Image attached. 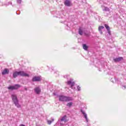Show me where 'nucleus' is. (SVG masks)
Wrapping results in <instances>:
<instances>
[{"label": "nucleus", "mask_w": 126, "mask_h": 126, "mask_svg": "<svg viewBox=\"0 0 126 126\" xmlns=\"http://www.w3.org/2000/svg\"><path fill=\"white\" fill-rule=\"evenodd\" d=\"M23 76V77H29V74L24 72V71H16L13 73L14 78H16L17 76Z\"/></svg>", "instance_id": "1"}, {"label": "nucleus", "mask_w": 126, "mask_h": 126, "mask_svg": "<svg viewBox=\"0 0 126 126\" xmlns=\"http://www.w3.org/2000/svg\"><path fill=\"white\" fill-rule=\"evenodd\" d=\"M59 101H61V102H69L70 101H73V98L69 96L59 95Z\"/></svg>", "instance_id": "2"}, {"label": "nucleus", "mask_w": 126, "mask_h": 126, "mask_svg": "<svg viewBox=\"0 0 126 126\" xmlns=\"http://www.w3.org/2000/svg\"><path fill=\"white\" fill-rule=\"evenodd\" d=\"M11 97L16 107L18 108H21V105L19 104V101H18V99H17V96H16V94H12Z\"/></svg>", "instance_id": "3"}, {"label": "nucleus", "mask_w": 126, "mask_h": 126, "mask_svg": "<svg viewBox=\"0 0 126 126\" xmlns=\"http://www.w3.org/2000/svg\"><path fill=\"white\" fill-rule=\"evenodd\" d=\"M67 85L71 88L74 91H75L76 90V85H75V83L74 82L73 79H70L69 80L67 81Z\"/></svg>", "instance_id": "4"}, {"label": "nucleus", "mask_w": 126, "mask_h": 126, "mask_svg": "<svg viewBox=\"0 0 126 126\" xmlns=\"http://www.w3.org/2000/svg\"><path fill=\"white\" fill-rule=\"evenodd\" d=\"M20 87V86L19 85H15L14 86H11L8 87V89L9 90H14L16 89H18Z\"/></svg>", "instance_id": "5"}, {"label": "nucleus", "mask_w": 126, "mask_h": 126, "mask_svg": "<svg viewBox=\"0 0 126 126\" xmlns=\"http://www.w3.org/2000/svg\"><path fill=\"white\" fill-rule=\"evenodd\" d=\"M81 112L82 113V114H83V115H84V117L87 122V123H88V117H87V114H86V113H85V111L81 110Z\"/></svg>", "instance_id": "6"}, {"label": "nucleus", "mask_w": 126, "mask_h": 126, "mask_svg": "<svg viewBox=\"0 0 126 126\" xmlns=\"http://www.w3.org/2000/svg\"><path fill=\"white\" fill-rule=\"evenodd\" d=\"M2 75H5V74H8L9 73V70L7 68H5L1 72Z\"/></svg>", "instance_id": "7"}, {"label": "nucleus", "mask_w": 126, "mask_h": 126, "mask_svg": "<svg viewBox=\"0 0 126 126\" xmlns=\"http://www.w3.org/2000/svg\"><path fill=\"white\" fill-rule=\"evenodd\" d=\"M64 4L66 6H70L71 5V1L69 0H66L64 1Z\"/></svg>", "instance_id": "8"}, {"label": "nucleus", "mask_w": 126, "mask_h": 126, "mask_svg": "<svg viewBox=\"0 0 126 126\" xmlns=\"http://www.w3.org/2000/svg\"><path fill=\"white\" fill-rule=\"evenodd\" d=\"M32 81L33 82L41 81V78L40 77H34L32 79Z\"/></svg>", "instance_id": "9"}, {"label": "nucleus", "mask_w": 126, "mask_h": 126, "mask_svg": "<svg viewBox=\"0 0 126 126\" xmlns=\"http://www.w3.org/2000/svg\"><path fill=\"white\" fill-rule=\"evenodd\" d=\"M34 92L36 94H39L41 93V89L39 87H36L34 89Z\"/></svg>", "instance_id": "10"}, {"label": "nucleus", "mask_w": 126, "mask_h": 126, "mask_svg": "<svg viewBox=\"0 0 126 126\" xmlns=\"http://www.w3.org/2000/svg\"><path fill=\"white\" fill-rule=\"evenodd\" d=\"M101 2H103L104 4H108V5H110V0H102Z\"/></svg>", "instance_id": "11"}, {"label": "nucleus", "mask_w": 126, "mask_h": 126, "mask_svg": "<svg viewBox=\"0 0 126 126\" xmlns=\"http://www.w3.org/2000/svg\"><path fill=\"white\" fill-rule=\"evenodd\" d=\"M122 60H123V57H119V58L114 59V61L115 63H118V62H121V61H122Z\"/></svg>", "instance_id": "12"}, {"label": "nucleus", "mask_w": 126, "mask_h": 126, "mask_svg": "<svg viewBox=\"0 0 126 126\" xmlns=\"http://www.w3.org/2000/svg\"><path fill=\"white\" fill-rule=\"evenodd\" d=\"M84 33V30L82 28H80L79 29V34L80 35H83Z\"/></svg>", "instance_id": "13"}, {"label": "nucleus", "mask_w": 126, "mask_h": 126, "mask_svg": "<svg viewBox=\"0 0 126 126\" xmlns=\"http://www.w3.org/2000/svg\"><path fill=\"white\" fill-rule=\"evenodd\" d=\"M61 121L62 122H64V123H66L67 121L66 120V116H64L62 117V118L61 119Z\"/></svg>", "instance_id": "14"}, {"label": "nucleus", "mask_w": 126, "mask_h": 126, "mask_svg": "<svg viewBox=\"0 0 126 126\" xmlns=\"http://www.w3.org/2000/svg\"><path fill=\"white\" fill-rule=\"evenodd\" d=\"M73 105V102H68L66 104V106L68 107V108H71V107H72Z\"/></svg>", "instance_id": "15"}, {"label": "nucleus", "mask_w": 126, "mask_h": 126, "mask_svg": "<svg viewBox=\"0 0 126 126\" xmlns=\"http://www.w3.org/2000/svg\"><path fill=\"white\" fill-rule=\"evenodd\" d=\"M103 29H104V26H99L98 27V31H99L100 34H103V32H102Z\"/></svg>", "instance_id": "16"}, {"label": "nucleus", "mask_w": 126, "mask_h": 126, "mask_svg": "<svg viewBox=\"0 0 126 126\" xmlns=\"http://www.w3.org/2000/svg\"><path fill=\"white\" fill-rule=\"evenodd\" d=\"M102 8L104 11H109L110 10V9L108 8L107 7H105L104 6H102Z\"/></svg>", "instance_id": "17"}, {"label": "nucleus", "mask_w": 126, "mask_h": 126, "mask_svg": "<svg viewBox=\"0 0 126 126\" xmlns=\"http://www.w3.org/2000/svg\"><path fill=\"white\" fill-rule=\"evenodd\" d=\"M83 48L84 50L87 51V49H88V46H87L86 44H83Z\"/></svg>", "instance_id": "18"}, {"label": "nucleus", "mask_w": 126, "mask_h": 126, "mask_svg": "<svg viewBox=\"0 0 126 126\" xmlns=\"http://www.w3.org/2000/svg\"><path fill=\"white\" fill-rule=\"evenodd\" d=\"M105 27L107 29V30L108 31V33H110V27H109L107 25H105Z\"/></svg>", "instance_id": "19"}, {"label": "nucleus", "mask_w": 126, "mask_h": 126, "mask_svg": "<svg viewBox=\"0 0 126 126\" xmlns=\"http://www.w3.org/2000/svg\"><path fill=\"white\" fill-rule=\"evenodd\" d=\"M54 118H52V121H51V120L47 121L48 125H51L52 124V123H53V122H54Z\"/></svg>", "instance_id": "20"}, {"label": "nucleus", "mask_w": 126, "mask_h": 126, "mask_svg": "<svg viewBox=\"0 0 126 126\" xmlns=\"http://www.w3.org/2000/svg\"><path fill=\"white\" fill-rule=\"evenodd\" d=\"M77 91H81V87H80V86H77Z\"/></svg>", "instance_id": "21"}, {"label": "nucleus", "mask_w": 126, "mask_h": 126, "mask_svg": "<svg viewBox=\"0 0 126 126\" xmlns=\"http://www.w3.org/2000/svg\"><path fill=\"white\" fill-rule=\"evenodd\" d=\"M21 1H22L21 0H17V2L18 3H19V4L21 3Z\"/></svg>", "instance_id": "22"}, {"label": "nucleus", "mask_w": 126, "mask_h": 126, "mask_svg": "<svg viewBox=\"0 0 126 126\" xmlns=\"http://www.w3.org/2000/svg\"><path fill=\"white\" fill-rule=\"evenodd\" d=\"M97 1H98L99 3H102L101 1H102V0H97Z\"/></svg>", "instance_id": "23"}, {"label": "nucleus", "mask_w": 126, "mask_h": 126, "mask_svg": "<svg viewBox=\"0 0 126 126\" xmlns=\"http://www.w3.org/2000/svg\"><path fill=\"white\" fill-rule=\"evenodd\" d=\"M123 89H126V86H123Z\"/></svg>", "instance_id": "24"}, {"label": "nucleus", "mask_w": 126, "mask_h": 126, "mask_svg": "<svg viewBox=\"0 0 126 126\" xmlns=\"http://www.w3.org/2000/svg\"><path fill=\"white\" fill-rule=\"evenodd\" d=\"M19 126H26L25 125H23V124H21Z\"/></svg>", "instance_id": "25"}, {"label": "nucleus", "mask_w": 126, "mask_h": 126, "mask_svg": "<svg viewBox=\"0 0 126 126\" xmlns=\"http://www.w3.org/2000/svg\"><path fill=\"white\" fill-rule=\"evenodd\" d=\"M85 35H86V36H89V34H87V33H85Z\"/></svg>", "instance_id": "26"}, {"label": "nucleus", "mask_w": 126, "mask_h": 126, "mask_svg": "<svg viewBox=\"0 0 126 126\" xmlns=\"http://www.w3.org/2000/svg\"><path fill=\"white\" fill-rule=\"evenodd\" d=\"M111 81H112V82H113V83H114V81H113V79H111Z\"/></svg>", "instance_id": "27"}, {"label": "nucleus", "mask_w": 126, "mask_h": 126, "mask_svg": "<svg viewBox=\"0 0 126 126\" xmlns=\"http://www.w3.org/2000/svg\"><path fill=\"white\" fill-rule=\"evenodd\" d=\"M115 81H117V79H115Z\"/></svg>", "instance_id": "28"}, {"label": "nucleus", "mask_w": 126, "mask_h": 126, "mask_svg": "<svg viewBox=\"0 0 126 126\" xmlns=\"http://www.w3.org/2000/svg\"><path fill=\"white\" fill-rule=\"evenodd\" d=\"M63 125V124L61 123V126H62Z\"/></svg>", "instance_id": "29"}]
</instances>
